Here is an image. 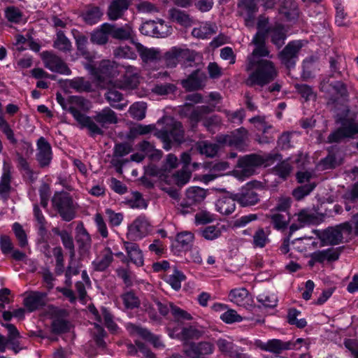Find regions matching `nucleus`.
<instances>
[{
    "label": "nucleus",
    "instance_id": "obj_1",
    "mask_svg": "<svg viewBox=\"0 0 358 358\" xmlns=\"http://www.w3.org/2000/svg\"><path fill=\"white\" fill-rule=\"evenodd\" d=\"M257 32L252 39L255 48L246 59L245 71H251L245 80L248 86H264L268 83V18L260 15L257 25Z\"/></svg>",
    "mask_w": 358,
    "mask_h": 358
},
{
    "label": "nucleus",
    "instance_id": "obj_2",
    "mask_svg": "<svg viewBox=\"0 0 358 358\" xmlns=\"http://www.w3.org/2000/svg\"><path fill=\"white\" fill-rule=\"evenodd\" d=\"M213 111V108L209 106H194L192 103H186L180 106L178 113L182 117L188 118L192 130H195L198 123L203 121V125L207 131L215 134L221 124V120L217 115L205 117V115Z\"/></svg>",
    "mask_w": 358,
    "mask_h": 358
},
{
    "label": "nucleus",
    "instance_id": "obj_3",
    "mask_svg": "<svg viewBox=\"0 0 358 358\" xmlns=\"http://www.w3.org/2000/svg\"><path fill=\"white\" fill-rule=\"evenodd\" d=\"M76 120L81 129H87L90 136L103 135L102 128H107L110 124L117 123L118 118L116 113L109 107L96 112L92 117L84 113H76Z\"/></svg>",
    "mask_w": 358,
    "mask_h": 358
},
{
    "label": "nucleus",
    "instance_id": "obj_4",
    "mask_svg": "<svg viewBox=\"0 0 358 358\" xmlns=\"http://www.w3.org/2000/svg\"><path fill=\"white\" fill-rule=\"evenodd\" d=\"M155 136L163 143V148L169 150L173 142L181 143L185 141V130L180 122L169 119L160 129H157Z\"/></svg>",
    "mask_w": 358,
    "mask_h": 358
},
{
    "label": "nucleus",
    "instance_id": "obj_5",
    "mask_svg": "<svg viewBox=\"0 0 358 358\" xmlns=\"http://www.w3.org/2000/svg\"><path fill=\"white\" fill-rule=\"evenodd\" d=\"M320 90L329 96V103L338 105L348 101L347 85L341 80L329 82L324 80L320 83Z\"/></svg>",
    "mask_w": 358,
    "mask_h": 358
},
{
    "label": "nucleus",
    "instance_id": "obj_6",
    "mask_svg": "<svg viewBox=\"0 0 358 358\" xmlns=\"http://www.w3.org/2000/svg\"><path fill=\"white\" fill-rule=\"evenodd\" d=\"M54 208L63 220L70 222L76 217L73 201L67 192H57L52 199Z\"/></svg>",
    "mask_w": 358,
    "mask_h": 358
},
{
    "label": "nucleus",
    "instance_id": "obj_7",
    "mask_svg": "<svg viewBox=\"0 0 358 358\" xmlns=\"http://www.w3.org/2000/svg\"><path fill=\"white\" fill-rule=\"evenodd\" d=\"M303 46V41L294 40L289 41L278 54V57L281 64L288 69H294Z\"/></svg>",
    "mask_w": 358,
    "mask_h": 358
},
{
    "label": "nucleus",
    "instance_id": "obj_8",
    "mask_svg": "<svg viewBox=\"0 0 358 358\" xmlns=\"http://www.w3.org/2000/svg\"><path fill=\"white\" fill-rule=\"evenodd\" d=\"M352 229V224L350 222H345L334 227H328L322 232L320 238L327 245H338L343 243V234L350 235Z\"/></svg>",
    "mask_w": 358,
    "mask_h": 358
},
{
    "label": "nucleus",
    "instance_id": "obj_9",
    "mask_svg": "<svg viewBox=\"0 0 358 358\" xmlns=\"http://www.w3.org/2000/svg\"><path fill=\"white\" fill-rule=\"evenodd\" d=\"M264 162V159L256 154L247 155L238 159V166L241 170L237 171L238 178L244 180L254 174L255 169Z\"/></svg>",
    "mask_w": 358,
    "mask_h": 358
},
{
    "label": "nucleus",
    "instance_id": "obj_10",
    "mask_svg": "<svg viewBox=\"0 0 358 358\" xmlns=\"http://www.w3.org/2000/svg\"><path fill=\"white\" fill-rule=\"evenodd\" d=\"M206 196V190L199 187H192L186 191L185 198L179 204L178 210L187 214L193 210V206L200 203Z\"/></svg>",
    "mask_w": 358,
    "mask_h": 358
},
{
    "label": "nucleus",
    "instance_id": "obj_11",
    "mask_svg": "<svg viewBox=\"0 0 358 358\" xmlns=\"http://www.w3.org/2000/svg\"><path fill=\"white\" fill-rule=\"evenodd\" d=\"M153 301L159 313L163 316H166L171 311L176 321L192 320V317L189 313L175 306L173 303L168 302L165 300L160 301L156 298H155Z\"/></svg>",
    "mask_w": 358,
    "mask_h": 358
},
{
    "label": "nucleus",
    "instance_id": "obj_12",
    "mask_svg": "<svg viewBox=\"0 0 358 358\" xmlns=\"http://www.w3.org/2000/svg\"><path fill=\"white\" fill-rule=\"evenodd\" d=\"M151 229L148 220L145 216H139L128 226L127 237L132 241L140 240L148 234Z\"/></svg>",
    "mask_w": 358,
    "mask_h": 358
},
{
    "label": "nucleus",
    "instance_id": "obj_13",
    "mask_svg": "<svg viewBox=\"0 0 358 358\" xmlns=\"http://www.w3.org/2000/svg\"><path fill=\"white\" fill-rule=\"evenodd\" d=\"M275 161H278V163L270 169V173L278 176L283 181L286 180L290 176L293 166L289 163L288 159H282V155L278 153L270 154V166Z\"/></svg>",
    "mask_w": 358,
    "mask_h": 358
},
{
    "label": "nucleus",
    "instance_id": "obj_14",
    "mask_svg": "<svg viewBox=\"0 0 358 358\" xmlns=\"http://www.w3.org/2000/svg\"><path fill=\"white\" fill-rule=\"evenodd\" d=\"M42 59L45 66L52 72L64 75H69L71 73V71L64 61L60 57L51 52H43Z\"/></svg>",
    "mask_w": 358,
    "mask_h": 358
},
{
    "label": "nucleus",
    "instance_id": "obj_15",
    "mask_svg": "<svg viewBox=\"0 0 358 358\" xmlns=\"http://www.w3.org/2000/svg\"><path fill=\"white\" fill-rule=\"evenodd\" d=\"M36 161L41 168L48 167L52 159V150L50 143L44 138L41 136L36 141Z\"/></svg>",
    "mask_w": 358,
    "mask_h": 358
},
{
    "label": "nucleus",
    "instance_id": "obj_16",
    "mask_svg": "<svg viewBox=\"0 0 358 358\" xmlns=\"http://www.w3.org/2000/svg\"><path fill=\"white\" fill-rule=\"evenodd\" d=\"M214 351V345L208 341L190 343L184 348L189 358H208Z\"/></svg>",
    "mask_w": 358,
    "mask_h": 358
},
{
    "label": "nucleus",
    "instance_id": "obj_17",
    "mask_svg": "<svg viewBox=\"0 0 358 358\" xmlns=\"http://www.w3.org/2000/svg\"><path fill=\"white\" fill-rule=\"evenodd\" d=\"M2 325L8 330V337L0 334V352H4L6 350L8 345L11 346V348L15 352H18L20 338V332L13 324H2Z\"/></svg>",
    "mask_w": 358,
    "mask_h": 358
},
{
    "label": "nucleus",
    "instance_id": "obj_18",
    "mask_svg": "<svg viewBox=\"0 0 358 358\" xmlns=\"http://www.w3.org/2000/svg\"><path fill=\"white\" fill-rule=\"evenodd\" d=\"M234 194L235 199L243 207L254 206L259 201L258 194L250 183L243 187L238 193Z\"/></svg>",
    "mask_w": 358,
    "mask_h": 358
},
{
    "label": "nucleus",
    "instance_id": "obj_19",
    "mask_svg": "<svg viewBox=\"0 0 358 358\" xmlns=\"http://www.w3.org/2000/svg\"><path fill=\"white\" fill-rule=\"evenodd\" d=\"M278 13L283 15L287 22L292 23L298 21L301 13L298 3L294 0H284Z\"/></svg>",
    "mask_w": 358,
    "mask_h": 358
},
{
    "label": "nucleus",
    "instance_id": "obj_20",
    "mask_svg": "<svg viewBox=\"0 0 358 358\" xmlns=\"http://www.w3.org/2000/svg\"><path fill=\"white\" fill-rule=\"evenodd\" d=\"M238 9L240 15L245 18V25H252L254 22L255 15L258 10L255 0H239Z\"/></svg>",
    "mask_w": 358,
    "mask_h": 358
},
{
    "label": "nucleus",
    "instance_id": "obj_21",
    "mask_svg": "<svg viewBox=\"0 0 358 358\" xmlns=\"http://www.w3.org/2000/svg\"><path fill=\"white\" fill-rule=\"evenodd\" d=\"M295 215L297 218L289 227V236L306 225L315 223L317 220V216L307 209L301 210Z\"/></svg>",
    "mask_w": 358,
    "mask_h": 358
},
{
    "label": "nucleus",
    "instance_id": "obj_22",
    "mask_svg": "<svg viewBox=\"0 0 358 358\" xmlns=\"http://www.w3.org/2000/svg\"><path fill=\"white\" fill-rule=\"evenodd\" d=\"M130 4V0H112L107 10L108 19L115 21L122 18Z\"/></svg>",
    "mask_w": 358,
    "mask_h": 358
},
{
    "label": "nucleus",
    "instance_id": "obj_23",
    "mask_svg": "<svg viewBox=\"0 0 358 358\" xmlns=\"http://www.w3.org/2000/svg\"><path fill=\"white\" fill-rule=\"evenodd\" d=\"M124 73L120 80V87L123 89H134L139 83L138 69L133 66H125Z\"/></svg>",
    "mask_w": 358,
    "mask_h": 358
},
{
    "label": "nucleus",
    "instance_id": "obj_24",
    "mask_svg": "<svg viewBox=\"0 0 358 358\" xmlns=\"http://www.w3.org/2000/svg\"><path fill=\"white\" fill-rule=\"evenodd\" d=\"M47 294L41 292H31L24 298L23 304L29 312L43 308L46 304Z\"/></svg>",
    "mask_w": 358,
    "mask_h": 358
},
{
    "label": "nucleus",
    "instance_id": "obj_25",
    "mask_svg": "<svg viewBox=\"0 0 358 358\" xmlns=\"http://www.w3.org/2000/svg\"><path fill=\"white\" fill-rule=\"evenodd\" d=\"M229 300L238 306L249 308L252 306V299L245 288H236L231 289L229 294Z\"/></svg>",
    "mask_w": 358,
    "mask_h": 358
},
{
    "label": "nucleus",
    "instance_id": "obj_26",
    "mask_svg": "<svg viewBox=\"0 0 358 358\" xmlns=\"http://www.w3.org/2000/svg\"><path fill=\"white\" fill-rule=\"evenodd\" d=\"M206 78V74L204 72L196 69L187 79L182 81V85L189 91L199 90L204 85Z\"/></svg>",
    "mask_w": 358,
    "mask_h": 358
},
{
    "label": "nucleus",
    "instance_id": "obj_27",
    "mask_svg": "<svg viewBox=\"0 0 358 358\" xmlns=\"http://www.w3.org/2000/svg\"><path fill=\"white\" fill-rule=\"evenodd\" d=\"M287 32L285 26L282 24L275 23L270 26V42L276 50H280L285 45L287 37Z\"/></svg>",
    "mask_w": 358,
    "mask_h": 358
},
{
    "label": "nucleus",
    "instance_id": "obj_28",
    "mask_svg": "<svg viewBox=\"0 0 358 358\" xmlns=\"http://www.w3.org/2000/svg\"><path fill=\"white\" fill-rule=\"evenodd\" d=\"M76 241L80 253H85L90 250L92 245V238L83 222H80L76 228Z\"/></svg>",
    "mask_w": 358,
    "mask_h": 358
},
{
    "label": "nucleus",
    "instance_id": "obj_29",
    "mask_svg": "<svg viewBox=\"0 0 358 358\" xmlns=\"http://www.w3.org/2000/svg\"><path fill=\"white\" fill-rule=\"evenodd\" d=\"M248 140V131L243 127L236 129L231 135L224 138L226 143L239 150H243L247 146Z\"/></svg>",
    "mask_w": 358,
    "mask_h": 358
},
{
    "label": "nucleus",
    "instance_id": "obj_30",
    "mask_svg": "<svg viewBox=\"0 0 358 358\" xmlns=\"http://www.w3.org/2000/svg\"><path fill=\"white\" fill-rule=\"evenodd\" d=\"M103 13L99 7L89 4L85 7L80 13L83 22L88 25H94L101 21Z\"/></svg>",
    "mask_w": 358,
    "mask_h": 358
},
{
    "label": "nucleus",
    "instance_id": "obj_31",
    "mask_svg": "<svg viewBox=\"0 0 358 358\" xmlns=\"http://www.w3.org/2000/svg\"><path fill=\"white\" fill-rule=\"evenodd\" d=\"M113 262V253L109 247L105 248L92 263L94 271L102 272L106 271Z\"/></svg>",
    "mask_w": 358,
    "mask_h": 358
},
{
    "label": "nucleus",
    "instance_id": "obj_32",
    "mask_svg": "<svg viewBox=\"0 0 358 358\" xmlns=\"http://www.w3.org/2000/svg\"><path fill=\"white\" fill-rule=\"evenodd\" d=\"M56 99L58 103L64 110L70 113L74 119L76 120V113H83L73 104L75 103L78 106H83L85 102V99L79 96H71L69 101H66L60 93H57Z\"/></svg>",
    "mask_w": 358,
    "mask_h": 358
},
{
    "label": "nucleus",
    "instance_id": "obj_33",
    "mask_svg": "<svg viewBox=\"0 0 358 358\" xmlns=\"http://www.w3.org/2000/svg\"><path fill=\"white\" fill-rule=\"evenodd\" d=\"M123 245L129 261L137 266H142L144 264V258L139 245L130 241H124Z\"/></svg>",
    "mask_w": 358,
    "mask_h": 358
},
{
    "label": "nucleus",
    "instance_id": "obj_34",
    "mask_svg": "<svg viewBox=\"0 0 358 358\" xmlns=\"http://www.w3.org/2000/svg\"><path fill=\"white\" fill-rule=\"evenodd\" d=\"M343 247L318 250L311 254L312 261L323 263L325 260L334 262L338 259Z\"/></svg>",
    "mask_w": 358,
    "mask_h": 358
},
{
    "label": "nucleus",
    "instance_id": "obj_35",
    "mask_svg": "<svg viewBox=\"0 0 358 358\" xmlns=\"http://www.w3.org/2000/svg\"><path fill=\"white\" fill-rule=\"evenodd\" d=\"M134 44L143 62H156L162 59V54L159 50L153 48H148L138 42H134Z\"/></svg>",
    "mask_w": 358,
    "mask_h": 358
},
{
    "label": "nucleus",
    "instance_id": "obj_36",
    "mask_svg": "<svg viewBox=\"0 0 358 358\" xmlns=\"http://www.w3.org/2000/svg\"><path fill=\"white\" fill-rule=\"evenodd\" d=\"M236 201L235 194L221 196L215 202L216 210L223 215H231L236 209Z\"/></svg>",
    "mask_w": 358,
    "mask_h": 358
},
{
    "label": "nucleus",
    "instance_id": "obj_37",
    "mask_svg": "<svg viewBox=\"0 0 358 358\" xmlns=\"http://www.w3.org/2000/svg\"><path fill=\"white\" fill-rule=\"evenodd\" d=\"M12 173L11 167L8 164H4L3 172L0 179V196L2 198L7 199L12 191Z\"/></svg>",
    "mask_w": 358,
    "mask_h": 358
},
{
    "label": "nucleus",
    "instance_id": "obj_38",
    "mask_svg": "<svg viewBox=\"0 0 358 358\" xmlns=\"http://www.w3.org/2000/svg\"><path fill=\"white\" fill-rule=\"evenodd\" d=\"M97 74L98 80H99L115 78L118 74L117 65L115 62L103 60L100 62L98 67Z\"/></svg>",
    "mask_w": 358,
    "mask_h": 358
},
{
    "label": "nucleus",
    "instance_id": "obj_39",
    "mask_svg": "<svg viewBox=\"0 0 358 358\" xmlns=\"http://www.w3.org/2000/svg\"><path fill=\"white\" fill-rule=\"evenodd\" d=\"M169 19L182 27H188L192 25L193 19L185 10L173 8L168 10Z\"/></svg>",
    "mask_w": 358,
    "mask_h": 358
},
{
    "label": "nucleus",
    "instance_id": "obj_40",
    "mask_svg": "<svg viewBox=\"0 0 358 358\" xmlns=\"http://www.w3.org/2000/svg\"><path fill=\"white\" fill-rule=\"evenodd\" d=\"M111 27L109 23H103L99 28L91 33L90 41L92 43L103 45L108 43Z\"/></svg>",
    "mask_w": 358,
    "mask_h": 358
},
{
    "label": "nucleus",
    "instance_id": "obj_41",
    "mask_svg": "<svg viewBox=\"0 0 358 358\" xmlns=\"http://www.w3.org/2000/svg\"><path fill=\"white\" fill-rule=\"evenodd\" d=\"M340 123L348 138H358V122L355 117L345 115L340 119Z\"/></svg>",
    "mask_w": 358,
    "mask_h": 358
},
{
    "label": "nucleus",
    "instance_id": "obj_42",
    "mask_svg": "<svg viewBox=\"0 0 358 358\" xmlns=\"http://www.w3.org/2000/svg\"><path fill=\"white\" fill-rule=\"evenodd\" d=\"M217 26L214 23L205 22L202 23L199 27L192 29V34L194 37L198 38H208L216 33Z\"/></svg>",
    "mask_w": 358,
    "mask_h": 358
},
{
    "label": "nucleus",
    "instance_id": "obj_43",
    "mask_svg": "<svg viewBox=\"0 0 358 358\" xmlns=\"http://www.w3.org/2000/svg\"><path fill=\"white\" fill-rule=\"evenodd\" d=\"M301 315V312L296 308H289L286 317L287 323L299 329L305 328L307 326V322L305 318L299 319V317Z\"/></svg>",
    "mask_w": 358,
    "mask_h": 358
},
{
    "label": "nucleus",
    "instance_id": "obj_44",
    "mask_svg": "<svg viewBox=\"0 0 358 358\" xmlns=\"http://www.w3.org/2000/svg\"><path fill=\"white\" fill-rule=\"evenodd\" d=\"M53 47L63 52H69L72 49L71 42L61 30L57 31L56 33Z\"/></svg>",
    "mask_w": 358,
    "mask_h": 358
},
{
    "label": "nucleus",
    "instance_id": "obj_45",
    "mask_svg": "<svg viewBox=\"0 0 358 358\" xmlns=\"http://www.w3.org/2000/svg\"><path fill=\"white\" fill-rule=\"evenodd\" d=\"M273 227L279 231H284L287 228L290 220L288 213H273L270 215Z\"/></svg>",
    "mask_w": 358,
    "mask_h": 358
},
{
    "label": "nucleus",
    "instance_id": "obj_46",
    "mask_svg": "<svg viewBox=\"0 0 358 358\" xmlns=\"http://www.w3.org/2000/svg\"><path fill=\"white\" fill-rule=\"evenodd\" d=\"M105 98L107 101L110 103V105L116 109H122L125 105L122 103H119L122 99L123 95L119 91L110 89L105 94Z\"/></svg>",
    "mask_w": 358,
    "mask_h": 358
},
{
    "label": "nucleus",
    "instance_id": "obj_47",
    "mask_svg": "<svg viewBox=\"0 0 358 358\" xmlns=\"http://www.w3.org/2000/svg\"><path fill=\"white\" fill-rule=\"evenodd\" d=\"M194 237V234L189 231L178 233L176 236V246L183 250H189L192 247Z\"/></svg>",
    "mask_w": 358,
    "mask_h": 358
},
{
    "label": "nucleus",
    "instance_id": "obj_48",
    "mask_svg": "<svg viewBox=\"0 0 358 358\" xmlns=\"http://www.w3.org/2000/svg\"><path fill=\"white\" fill-rule=\"evenodd\" d=\"M110 35L115 39L129 40L132 36V29L128 26L116 27L110 24Z\"/></svg>",
    "mask_w": 358,
    "mask_h": 358
},
{
    "label": "nucleus",
    "instance_id": "obj_49",
    "mask_svg": "<svg viewBox=\"0 0 358 358\" xmlns=\"http://www.w3.org/2000/svg\"><path fill=\"white\" fill-rule=\"evenodd\" d=\"M180 48L173 47L167 51L162 59L168 67L173 68L180 62Z\"/></svg>",
    "mask_w": 358,
    "mask_h": 358
},
{
    "label": "nucleus",
    "instance_id": "obj_50",
    "mask_svg": "<svg viewBox=\"0 0 358 358\" xmlns=\"http://www.w3.org/2000/svg\"><path fill=\"white\" fill-rule=\"evenodd\" d=\"M76 41V45L78 51L85 58H88L90 52L87 50L88 38L83 34L76 31V34H73Z\"/></svg>",
    "mask_w": 358,
    "mask_h": 358
},
{
    "label": "nucleus",
    "instance_id": "obj_51",
    "mask_svg": "<svg viewBox=\"0 0 358 358\" xmlns=\"http://www.w3.org/2000/svg\"><path fill=\"white\" fill-rule=\"evenodd\" d=\"M196 149L201 155H205L208 157H213L217 153L218 146L215 143L201 141L196 144Z\"/></svg>",
    "mask_w": 358,
    "mask_h": 358
},
{
    "label": "nucleus",
    "instance_id": "obj_52",
    "mask_svg": "<svg viewBox=\"0 0 358 358\" xmlns=\"http://www.w3.org/2000/svg\"><path fill=\"white\" fill-rule=\"evenodd\" d=\"M204 331L203 329L194 326H189L182 329V341H187L191 339H199L202 337Z\"/></svg>",
    "mask_w": 358,
    "mask_h": 358
},
{
    "label": "nucleus",
    "instance_id": "obj_53",
    "mask_svg": "<svg viewBox=\"0 0 358 358\" xmlns=\"http://www.w3.org/2000/svg\"><path fill=\"white\" fill-rule=\"evenodd\" d=\"M185 275L180 271L174 269L172 274L166 275L165 280L175 290H179L181 287V282L185 280Z\"/></svg>",
    "mask_w": 358,
    "mask_h": 358
},
{
    "label": "nucleus",
    "instance_id": "obj_54",
    "mask_svg": "<svg viewBox=\"0 0 358 358\" xmlns=\"http://www.w3.org/2000/svg\"><path fill=\"white\" fill-rule=\"evenodd\" d=\"M294 348L290 341H282L279 339L270 340V352L280 354L283 350H291Z\"/></svg>",
    "mask_w": 358,
    "mask_h": 358
},
{
    "label": "nucleus",
    "instance_id": "obj_55",
    "mask_svg": "<svg viewBox=\"0 0 358 358\" xmlns=\"http://www.w3.org/2000/svg\"><path fill=\"white\" fill-rule=\"evenodd\" d=\"M69 87L78 92H91L92 90L91 83L83 78H76L70 80Z\"/></svg>",
    "mask_w": 358,
    "mask_h": 358
},
{
    "label": "nucleus",
    "instance_id": "obj_56",
    "mask_svg": "<svg viewBox=\"0 0 358 358\" xmlns=\"http://www.w3.org/2000/svg\"><path fill=\"white\" fill-rule=\"evenodd\" d=\"M5 17L8 22L18 24L22 20L23 13L22 10L13 6H10L6 8Z\"/></svg>",
    "mask_w": 358,
    "mask_h": 358
},
{
    "label": "nucleus",
    "instance_id": "obj_57",
    "mask_svg": "<svg viewBox=\"0 0 358 358\" xmlns=\"http://www.w3.org/2000/svg\"><path fill=\"white\" fill-rule=\"evenodd\" d=\"M147 104L145 102H136L129 108L131 116L137 120H142L145 117Z\"/></svg>",
    "mask_w": 358,
    "mask_h": 358
},
{
    "label": "nucleus",
    "instance_id": "obj_58",
    "mask_svg": "<svg viewBox=\"0 0 358 358\" xmlns=\"http://www.w3.org/2000/svg\"><path fill=\"white\" fill-rule=\"evenodd\" d=\"M0 130L6 136L10 144L15 145L17 143L13 130L10 128L8 122L5 120L1 113H0Z\"/></svg>",
    "mask_w": 358,
    "mask_h": 358
},
{
    "label": "nucleus",
    "instance_id": "obj_59",
    "mask_svg": "<svg viewBox=\"0 0 358 358\" xmlns=\"http://www.w3.org/2000/svg\"><path fill=\"white\" fill-rule=\"evenodd\" d=\"M114 55L120 59H135L137 55L135 51L128 45H120L114 50Z\"/></svg>",
    "mask_w": 358,
    "mask_h": 358
},
{
    "label": "nucleus",
    "instance_id": "obj_60",
    "mask_svg": "<svg viewBox=\"0 0 358 358\" xmlns=\"http://www.w3.org/2000/svg\"><path fill=\"white\" fill-rule=\"evenodd\" d=\"M51 329L54 334H64L69 331L70 324L66 320L62 318H56L54 319L52 322Z\"/></svg>",
    "mask_w": 358,
    "mask_h": 358
},
{
    "label": "nucleus",
    "instance_id": "obj_61",
    "mask_svg": "<svg viewBox=\"0 0 358 358\" xmlns=\"http://www.w3.org/2000/svg\"><path fill=\"white\" fill-rule=\"evenodd\" d=\"M121 297L124 306L127 309H134L140 306L138 297L131 291L123 294Z\"/></svg>",
    "mask_w": 358,
    "mask_h": 358
},
{
    "label": "nucleus",
    "instance_id": "obj_62",
    "mask_svg": "<svg viewBox=\"0 0 358 358\" xmlns=\"http://www.w3.org/2000/svg\"><path fill=\"white\" fill-rule=\"evenodd\" d=\"M315 62L316 57L313 56L308 57L303 61L301 78L303 80H306L312 77V71Z\"/></svg>",
    "mask_w": 358,
    "mask_h": 358
},
{
    "label": "nucleus",
    "instance_id": "obj_63",
    "mask_svg": "<svg viewBox=\"0 0 358 358\" xmlns=\"http://www.w3.org/2000/svg\"><path fill=\"white\" fill-rule=\"evenodd\" d=\"M201 236L206 240H214L222 234V227L219 226H208L201 231Z\"/></svg>",
    "mask_w": 358,
    "mask_h": 358
},
{
    "label": "nucleus",
    "instance_id": "obj_64",
    "mask_svg": "<svg viewBox=\"0 0 358 358\" xmlns=\"http://www.w3.org/2000/svg\"><path fill=\"white\" fill-rule=\"evenodd\" d=\"M180 62H181L185 67H187L192 66V64L195 62L196 53L189 49L180 48Z\"/></svg>",
    "mask_w": 358,
    "mask_h": 358
}]
</instances>
